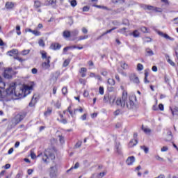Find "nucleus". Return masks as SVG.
I'll return each mask as SVG.
<instances>
[{"label": "nucleus", "instance_id": "nucleus-8", "mask_svg": "<svg viewBox=\"0 0 178 178\" xmlns=\"http://www.w3.org/2000/svg\"><path fill=\"white\" fill-rule=\"evenodd\" d=\"M170 109L171 111V113L173 118H175V119H178V107L174 106L172 107H170Z\"/></svg>", "mask_w": 178, "mask_h": 178}, {"label": "nucleus", "instance_id": "nucleus-36", "mask_svg": "<svg viewBox=\"0 0 178 178\" xmlns=\"http://www.w3.org/2000/svg\"><path fill=\"white\" fill-rule=\"evenodd\" d=\"M110 97L109 95H105L103 99L104 102H108Z\"/></svg>", "mask_w": 178, "mask_h": 178}, {"label": "nucleus", "instance_id": "nucleus-37", "mask_svg": "<svg viewBox=\"0 0 178 178\" xmlns=\"http://www.w3.org/2000/svg\"><path fill=\"white\" fill-rule=\"evenodd\" d=\"M70 5L72 6V8H75V6H77V1L72 0L70 1Z\"/></svg>", "mask_w": 178, "mask_h": 178}, {"label": "nucleus", "instance_id": "nucleus-44", "mask_svg": "<svg viewBox=\"0 0 178 178\" xmlns=\"http://www.w3.org/2000/svg\"><path fill=\"white\" fill-rule=\"evenodd\" d=\"M175 56H177L176 62L178 63V45L175 48Z\"/></svg>", "mask_w": 178, "mask_h": 178}, {"label": "nucleus", "instance_id": "nucleus-9", "mask_svg": "<svg viewBox=\"0 0 178 178\" xmlns=\"http://www.w3.org/2000/svg\"><path fill=\"white\" fill-rule=\"evenodd\" d=\"M129 79L131 81H133L135 84H140V79H138V77L136 76L134 74H131L129 76Z\"/></svg>", "mask_w": 178, "mask_h": 178}, {"label": "nucleus", "instance_id": "nucleus-45", "mask_svg": "<svg viewBox=\"0 0 178 178\" xmlns=\"http://www.w3.org/2000/svg\"><path fill=\"white\" fill-rule=\"evenodd\" d=\"M16 30L17 35H20L22 34V32L20 31V26L17 25L16 26Z\"/></svg>", "mask_w": 178, "mask_h": 178}, {"label": "nucleus", "instance_id": "nucleus-52", "mask_svg": "<svg viewBox=\"0 0 178 178\" xmlns=\"http://www.w3.org/2000/svg\"><path fill=\"white\" fill-rule=\"evenodd\" d=\"M99 92L101 95H104V87L100 86L99 88Z\"/></svg>", "mask_w": 178, "mask_h": 178}, {"label": "nucleus", "instance_id": "nucleus-42", "mask_svg": "<svg viewBox=\"0 0 178 178\" xmlns=\"http://www.w3.org/2000/svg\"><path fill=\"white\" fill-rule=\"evenodd\" d=\"M113 3H123L124 0H111Z\"/></svg>", "mask_w": 178, "mask_h": 178}, {"label": "nucleus", "instance_id": "nucleus-55", "mask_svg": "<svg viewBox=\"0 0 178 178\" xmlns=\"http://www.w3.org/2000/svg\"><path fill=\"white\" fill-rule=\"evenodd\" d=\"M63 66L64 67H66V66H69V60H65L63 62Z\"/></svg>", "mask_w": 178, "mask_h": 178}, {"label": "nucleus", "instance_id": "nucleus-33", "mask_svg": "<svg viewBox=\"0 0 178 178\" xmlns=\"http://www.w3.org/2000/svg\"><path fill=\"white\" fill-rule=\"evenodd\" d=\"M32 34H33L36 37H38V36L41 35V32L38 31V30H33L32 31Z\"/></svg>", "mask_w": 178, "mask_h": 178}, {"label": "nucleus", "instance_id": "nucleus-62", "mask_svg": "<svg viewBox=\"0 0 178 178\" xmlns=\"http://www.w3.org/2000/svg\"><path fill=\"white\" fill-rule=\"evenodd\" d=\"M159 109H160V111H163L164 108H163V104H160L159 105Z\"/></svg>", "mask_w": 178, "mask_h": 178}, {"label": "nucleus", "instance_id": "nucleus-29", "mask_svg": "<svg viewBox=\"0 0 178 178\" xmlns=\"http://www.w3.org/2000/svg\"><path fill=\"white\" fill-rule=\"evenodd\" d=\"M137 70H138V72H141V70H144V65H143V64L141 63H138L137 65Z\"/></svg>", "mask_w": 178, "mask_h": 178}, {"label": "nucleus", "instance_id": "nucleus-13", "mask_svg": "<svg viewBox=\"0 0 178 178\" xmlns=\"http://www.w3.org/2000/svg\"><path fill=\"white\" fill-rule=\"evenodd\" d=\"M19 54V51L16 49H13L9 51H8L7 55L9 56H13V55H17Z\"/></svg>", "mask_w": 178, "mask_h": 178}, {"label": "nucleus", "instance_id": "nucleus-21", "mask_svg": "<svg viewBox=\"0 0 178 178\" xmlns=\"http://www.w3.org/2000/svg\"><path fill=\"white\" fill-rule=\"evenodd\" d=\"M35 99H37V97H35V95H33L32 99L29 103V106H34V105H35V102H37Z\"/></svg>", "mask_w": 178, "mask_h": 178}, {"label": "nucleus", "instance_id": "nucleus-59", "mask_svg": "<svg viewBox=\"0 0 178 178\" xmlns=\"http://www.w3.org/2000/svg\"><path fill=\"white\" fill-rule=\"evenodd\" d=\"M154 12H162V8L154 7Z\"/></svg>", "mask_w": 178, "mask_h": 178}, {"label": "nucleus", "instance_id": "nucleus-2", "mask_svg": "<svg viewBox=\"0 0 178 178\" xmlns=\"http://www.w3.org/2000/svg\"><path fill=\"white\" fill-rule=\"evenodd\" d=\"M137 98L135 95L129 96L127 97V92L124 90L122 92V98H118L116 100V105L122 106V108H127V109H134L136 108V103Z\"/></svg>", "mask_w": 178, "mask_h": 178}, {"label": "nucleus", "instance_id": "nucleus-14", "mask_svg": "<svg viewBox=\"0 0 178 178\" xmlns=\"http://www.w3.org/2000/svg\"><path fill=\"white\" fill-rule=\"evenodd\" d=\"M63 37L64 38H70L72 37V34L70 33V31L66 30L63 32Z\"/></svg>", "mask_w": 178, "mask_h": 178}, {"label": "nucleus", "instance_id": "nucleus-61", "mask_svg": "<svg viewBox=\"0 0 178 178\" xmlns=\"http://www.w3.org/2000/svg\"><path fill=\"white\" fill-rule=\"evenodd\" d=\"M102 76H108V72L106 71H102V73H101Z\"/></svg>", "mask_w": 178, "mask_h": 178}, {"label": "nucleus", "instance_id": "nucleus-1", "mask_svg": "<svg viewBox=\"0 0 178 178\" xmlns=\"http://www.w3.org/2000/svg\"><path fill=\"white\" fill-rule=\"evenodd\" d=\"M31 90H33L32 86H25L24 88H20L16 90V83H12L6 89V92L10 99H19V98H24V97L29 95L31 92Z\"/></svg>", "mask_w": 178, "mask_h": 178}, {"label": "nucleus", "instance_id": "nucleus-47", "mask_svg": "<svg viewBox=\"0 0 178 178\" xmlns=\"http://www.w3.org/2000/svg\"><path fill=\"white\" fill-rule=\"evenodd\" d=\"M62 93L63 94V95H66V94H67V87L63 88Z\"/></svg>", "mask_w": 178, "mask_h": 178}, {"label": "nucleus", "instance_id": "nucleus-30", "mask_svg": "<svg viewBox=\"0 0 178 178\" xmlns=\"http://www.w3.org/2000/svg\"><path fill=\"white\" fill-rule=\"evenodd\" d=\"M167 62H168V63L171 65V66H176V64L175 63V62H173V60L169 58V56H167Z\"/></svg>", "mask_w": 178, "mask_h": 178}, {"label": "nucleus", "instance_id": "nucleus-7", "mask_svg": "<svg viewBox=\"0 0 178 178\" xmlns=\"http://www.w3.org/2000/svg\"><path fill=\"white\" fill-rule=\"evenodd\" d=\"M13 73V70L12 68H8L4 70L3 76L5 79H12Z\"/></svg>", "mask_w": 178, "mask_h": 178}, {"label": "nucleus", "instance_id": "nucleus-16", "mask_svg": "<svg viewBox=\"0 0 178 178\" xmlns=\"http://www.w3.org/2000/svg\"><path fill=\"white\" fill-rule=\"evenodd\" d=\"M137 144H138L137 139H133L129 142V148H132V147L137 145Z\"/></svg>", "mask_w": 178, "mask_h": 178}, {"label": "nucleus", "instance_id": "nucleus-43", "mask_svg": "<svg viewBox=\"0 0 178 178\" xmlns=\"http://www.w3.org/2000/svg\"><path fill=\"white\" fill-rule=\"evenodd\" d=\"M121 67H122V69H129V65H127L126 63H122Z\"/></svg>", "mask_w": 178, "mask_h": 178}, {"label": "nucleus", "instance_id": "nucleus-60", "mask_svg": "<svg viewBox=\"0 0 178 178\" xmlns=\"http://www.w3.org/2000/svg\"><path fill=\"white\" fill-rule=\"evenodd\" d=\"M60 122L63 124H66V123H67V120L65 118H63L61 120H60Z\"/></svg>", "mask_w": 178, "mask_h": 178}, {"label": "nucleus", "instance_id": "nucleus-17", "mask_svg": "<svg viewBox=\"0 0 178 178\" xmlns=\"http://www.w3.org/2000/svg\"><path fill=\"white\" fill-rule=\"evenodd\" d=\"M141 7L143 8L145 10L147 9V10H154L155 9V7L147 4H143Z\"/></svg>", "mask_w": 178, "mask_h": 178}, {"label": "nucleus", "instance_id": "nucleus-32", "mask_svg": "<svg viewBox=\"0 0 178 178\" xmlns=\"http://www.w3.org/2000/svg\"><path fill=\"white\" fill-rule=\"evenodd\" d=\"M58 140L60 141V144H64L65 137H63L62 135H58Z\"/></svg>", "mask_w": 178, "mask_h": 178}, {"label": "nucleus", "instance_id": "nucleus-56", "mask_svg": "<svg viewBox=\"0 0 178 178\" xmlns=\"http://www.w3.org/2000/svg\"><path fill=\"white\" fill-rule=\"evenodd\" d=\"M81 30H82V33H83V34H87V33H88V30L86 29V27H83Z\"/></svg>", "mask_w": 178, "mask_h": 178}, {"label": "nucleus", "instance_id": "nucleus-25", "mask_svg": "<svg viewBox=\"0 0 178 178\" xmlns=\"http://www.w3.org/2000/svg\"><path fill=\"white\" fill-rule=\"evenodd\" d=\"M0 98H8L10 99V97L6 94V90L3 93H2V91L0 90Z\"/></svg>", "mask_w": 178, "mask_h": 178}, {"label": "nucleus", "instance_id": "nucleus-49", "mask_svg": "<svg viewBox=\"0 0 178 178\" xmlns=\"http://www.w3.org/2000/svg\"><path fill=\"white\" fill-rule=\"evenodd\" d=\"M140 30L143 33H148V29L145 26H142Z\"/></svg>", "mask_w": 178, "mask_h": 178}, {"label": "nucleus", "instance_id": "nucleus-34", "mask_svg": "<svg viewBox=\"0 0 178 178\" xmlns=\"http://www.w3.org/2000/svg\"><path fill=\"white\" fill-rule=\"evenodd\" d=\"M142 130H143L144 133L146 134H149V133H151V129L148 128H144V126H142Z\"/></svg>", "mask_w": 178, "mask_h": 178}, {"label": "nucleus", "instance_id": "nucleus-40", "mask_svg": "<svg viewBox=\"0 0 178 178\" xmlns=\"http://www.w3.org/2000/svg\"><path fill=\"white\" fill-rule=\"evenodd\" d=\"M5 82H3L2 78L0 76V88H5Z\"/></svg>", "mask_w": 178, "mask_h": 178}, {"label": "nucleus", "instance_id": "nucleus-50", "mask_svg": "<svg viewBox=\"0 0 178 178\" xmlns=\"http://www.w3.org/2000/svg\"><path fill=\"white\" fill-rule=\"evenodd\" d=\"M95 8H99V9H108V7L106 6H98V5H94Z\"/></svg>", "mask_w": 178, "mask_h": 178}, {"label": "nucleus", "instance_id": "nucleus-3", "mask_svg": "<svg viewBox=\"0 0 178 178\" xmlns=\"http://www.w3.org/2000/svg\"><path fill=\"white\" fill-rule=\"evenodd\" d=\"M51 149H47L44 151V152H41L37 155L34 152H31V159H35V158H42V160L44 163H49V159L54 161L55 159V154L53 153Z\"/></svg>", "mask_w": 178, "mask_h": 178}, {"label": "nucleus", "instance_id": "nucleus-48", "mask_svg": "<svg viewBox=\"0 0 178 178\" xmlns=\"http://www.w3.org/2000/svg\"><path fill=\"white\" fill-rule=\"evenodd\" d=\"M35 8H40V6H41V2L36 1H35V5H34Z\"/></svg>", "mask_w": 178, "mask_h": 178}, {"label": "nucleus", "instance_id": "nucleus-26", "mask_svg": "<svg viewBox=\"0 0 178 178\" xmlns=\"http://www.w3.org/2000/svg\"><path fill=\"white\" fill-rule=\"evenodd\" d=\"M40 54L42 55V59H46V60H48V56H47V52H45V51H41Z\"/></svg>", "mask_w": 178, "mask_h": 178}, {"label": "nucleus", "instance_id": "nucleus-24", "mask_svg": "<svg viewBox=\"0 0 178 178\" xmlns=\"http://www.w3.org/2000/svg\"><path fill=\"white\" fill-rule=\"evenodd\" d=\"M173 138V135L172 134V131L168 132L167 138L165 139V141H172Z\"/></svg>", "mask_w": 178, "mask_h": 178}, {"label": "nucleus", "instance_id": "nucleus-5", "mask_svg": "<svg viewBox=\"0 0 178 178\" xmlns=\"http://www.w3.org/2000/svg\"><path fill=\"white\" fill-rule=\"evenodd\" d=\"M26 118V114L19 113L15 116V118L12 120L13 124H19V122L23 120Z\"/></svg>", "mask_w": 178, "mask_h": 178}, {"label": "nucleus", "instance_id": "nucleus-38", "mask_svg": "<svg viewBox=\"0 0 178 178\" xmlns=\"http://www.w3.org/2000/svg\"><path fill=\"white\" fill-rule=\"evenodd\" d=\"M38 44L40 45V47H45V42H44V40L42 39L39 40Z\"/></svg>", "mask_w": 178, "mask_h": 178}, {"label": "nucleus", "instance_id": "nucleus-53", "mask_svg": "<svg viewBox=\"0 0 178 178\" xmlns=\"http://www.w3.org/2000/svg\"><path fill=\"white\" fill-rule=\"evenodd\" d=\"M169 148L167 146H164L161 148V152H166Z\"/></svg>", "mask_w": 178, "mask_h": 178}, {"label": "nucleus", "instance_id": "nucleus-31", "mask_svg": "<svg viewBox=\"0 0 178 178\" xmlns=\"http://www.w3.org/2000/svg\"><path fill=\"white\" fill-rule=\"evenodd\" d=\"M108 84L109 86H115V79H108L107 81Z\"/></svg>", "mask_w": 178, "mask_h": 178}, {"label": "nucleus", "instance_id": "nucleus-19", "mask_svg": "<svg viewBox=\"0 0 178 178\" xmlns=\"http://www.w3.org/2000/svg\"><path fill=\"white\" fill-rule=\"evenodd\" d=\"M14 7H15V3H13V2H7L6 3V9H13Z\"/></svg>", "mask_w": 178, "mask_h": 178}, {"label": "nucleus", "instance_id": "nucleus-10", "mask_svg": "<svg viewBox=\"0 0 178 178\" xmlns=\"http://www.w3.org/2000/svg\"><path fill=\"white\" fill-rule=\"evenodd\" d=\"M134 162H136V157L134 156H129L126 160V163L128 166H131Z\"/></svg>", "mask_w": 178, "mask_h": 178}, {"label": "nucleus", "instance_id": "nucleus-51", "mask_svg": "<svg viewBox=\"0 0 178 178\" xmlns=\"http://www.w3.org/2000/svg\"><path fill=\"white\" fill-rule=\"evenodd\" d=\"M105 175H106V172H100V173L97 175V178H102Z\"/></svg>", "mask_w": 178, "mask_h": 178}, {"label": "nucleus", "instance_id": "nucleus-27", "mask_svg": "<svg viewBox=\"0 0 178 178\" xmlns=\"http://www.w3.org/2000/svg\"><path fill=\"white\" fill-rule=\"evenodd\" d=\"M87 38H88V35H81V36L78 37L77 41H83V40H87Z\"/></svg>", "mask_w": 178, "mask_h": 178}, {"label": "nucleus", "instance_id": "nucleus-28", "mask_svg": "<svg viewBox=\"0 0 178 178\" xmlns=\"http://www.w3.org/2000/svg\"><path fill=\"white\" fill-rule=\"evenodd\" d=\"M51 113H52V109L48 108L47 111L44 112V115L46 117L51 116Z\"/></svg>", "mask_w": 178, "mask_h": 178}, {"label": "nucleus", "instance_id": "nucleus-23", "mask_svg": "<svg viewBox=\"0 0 178 178\" xmlns=\"http://www.w3.org/2000/svg\"><path fill=\"white\" fill-rule=\"evenodd\" d=\"M116 99V96L115 95H111L109 98V102L111 105L115 104V100Z\"/></svg>", "mask_w": 178, "mask_h": 178}, {"label": "nucleus", "instance_id": "nucleus-39", "mask_svg": "<svg viewBox=\"0 0 178 178\" xmlns=\"http://www.w3.org/2000/svg\"><path fill=\"white\" fill-rule=\"evenodd\" d=\"M141 149H143L144 152H145V154H148V152L149 151V149L145 146H141L140 147Z\"/></svg>", "mask_w": 178, "mask_h": 178}, {"label": "nucleus", "instance_id": "nucleus-11", "mask_svg": "<svg viewBox=\"0 0 178 178\" xmlns=\"http://www.w3.org/2000/svg\"><path fill=\"white\" fill-rule=\"evenodd\" d=\"M158 34L159 35H161V37H163V38H165V40H169L170 41H175V38L169 36V35L166 33H163V32L159 31Z\"/></svg>", "mask_w": 178, "mask_h": 178}, {"label": "nucleus", "instance_id": "nucleus-12", "mask_svg": "<svg viewBox=\"0 0 178 178\" xmlns=\"http://www.w3.org/2000/svg\"><path fill=\"white\" fill-rule=\"evenodd\" d=\"M70 33H71V37H73L72 41H74V40H76V37H77V35H79V30L74 29Z\"/></svg>", "mask_w": 178, "mask_h": 178}, {"label": "nucleus", "instance_id": "nucleus-58", "mask_svg": "<svg viewBox=\"0 0 178 178\" xmlns=\"http://www.w3.org/2000/svg\"><path fill=\"white\" fill-rule=\"evenodd\" d=\"M79 83L81 84H83V85H86V80L84 79H79Z\"/></svg>", "mask_w": 178, "mask_h": 178}, {"label": "nucleus", "instance_id": "nucleus-64", "mask_svg": "<svg viewBox=\"0 0 178 178\" xmlns=\"http://www.w3.org/2000/svg\"><path fill=\"white\" fill-rule=\"evenodd\" d=\"M116 149H117L118 154H120V147H119V145L116 146Z\"/></svg>", "mask_w": 178, "mask_h": 178}, {"label": "nucleus", "instance_id": "nucleus-63", "mask_svg": "<svg viewBox=\"0 0 178 178\" xmlns=\"http://www.w3.org/2000/svg\"><path fill=\"white\" fill-rule=\"evenodd\" d=\"M174 24H178V17L174 18Z\"/></svg>", "mask_w": 178, "mask_h": 178}, {"label": "nucleus", "instance_id": "nucleus-15", "mask_svg": "<svg viewBox=\"0 0 178 178\" xmlns=\"http://www.w3.org/2000/svg\"><path fill=\"white\" fill-rule=\"evenodd\" d=\"M79 73L81 77H86V76H87V68L81 67V70L79 71Z\"/></svg>", "mask_w": 178, "mask_h": 178}, {"label": "nucleus", "instance_id": "nucleus-54", "mask_svg": "<svg viewBox=\"0 0 178 178\" xmlns=\"http://www.w3.org/2000/svg\"><path fill=\"white\" fill-rule=\"evenodd\" d=\"M144 41H145V42H151L152 39L149 37H145V38H144Z\"/></svg>", "mask_w": 178, "mask_h": 178}, {"label": "nucleus", "instance_id": "nucleus-20", "mask_svg": "<svg viewBox=\"0 0 178 178\" xmlns=\"http://www.w3.org/2000/svg\"><path fill=\"white\" fill-rule=\"evenodd\" d=\"M130 35H133L135 38H138V37H140V32L138 30H135L133 33H130Z\"/></svg>", "mask_w": 178, "mask_h": 178}, {"label": "nucleus", "instance_id": "nucleus-41", "mask_svg": "<svg viewBox=\"0 0 178 178\" xmlns=\"http://www.w3.org/2000/svg\"><path fill=\"white\" fill-rule=\"evenodd\" d=\"M81 144H83V142L79 140L74 145V148H80V147H81Z\"/></svg>", "mask_w": 178, "mask_h": 178}, {"label": "nucleus", "instance_id": "nucleus-22", "mask_svg": "<svg viewBox=\"0 0 178 178\" xmlns=\"http://www.w3.org/2000/svg\"><path fill=\"white\" fill-rule=\"evenodd\" d=\"M60 47L61 46L58 43L53 44L51 45V49H54V50L60 49Z\"/></svg>", "mask_w": 178, "mask_h": 178}, {"label": "nucleus", "instance_id": "nucleus-6", "mask_svg": "<svg viewBox=\"0 0 178 178\" xmlns=\"http://www.w3.org/2000/svg\"><path fill=\"white\" fill-rule=\"evenodd\" d=\"M49 63H51V56H48L47 60L42 63V69H44V70L49 69V67H51V65Z\"/></svg>", "mask_w": 178, "mask_h": 178}, {"label": "nucleus", "instance_id": "nucleus-46", "mask_svg": "<svg viewBox=\"0 0 178 178\" xmlns=\"http://www.w3.org/2000/svg\"><path fill=\"white\" fill-rule=\"evenodd\" d=\"M29 54H30V49L24 50L22 51V55L24 56L29 55Z\"/></svg>", "mask_w": 178, "mask_h": 178}, {"label": "nucleus", "instance_id": "nucleus-18", "mask_svg": "<svg viewBox=\"0 0 178 178\" xmlns=\"http://www.w3.org/2000/svg\"><path fill=\"white\" fill-rule=\"evenodd\" d=\"M145 55H146V56H154V51H152L149 48H147L145 49Z\"/></svg>", "mask_w": 178, "mask_h": 178}, {"label": "nucleus", "instance_id": "nucleus-35", "mask_svg": "<svg viewBox=\"0 0 178 178\" xmlns=\"http://www.w3.org/2000/svg\"><path fill=\"white\" fill-rule=\"evenodd\" d=\"M126 30H127V28H122L118 31V33H120V34H126Z\"/></svg>", "mask_w": 178, "mask_h": 178}, {"label": "nucleus", "instance_id": "nucleus-4", "mask_svg": "<svg viewBox=\"0 0 178 178\" xmlns=\"http://www.w3.org/2000/svg\"><path fill=\"white\" fill-rule=\"evenodd\" d=\"M49 176L51 178L58 177V165L54 164V165L50 167Z\"/></svg>", "mask_w": 178, "mask_h": 178}, {"label": "nucleus", "instance_id": "nucleus-57", "mask_svg": "<svg viewBox=\"0 0 178 178\" xmlns=\"http://www.w3.org/2000/svg\"><path fill=\"white\" fill-rule=\"evenodd\" d=\"M88 10H90V7L88 6H84L83 8V12H88Z\"/></svg>", "mask_w": 178, "mask_h": 178}]
</instances>
